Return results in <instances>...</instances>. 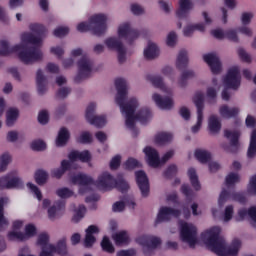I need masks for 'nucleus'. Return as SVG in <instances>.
<instances>
[{
	"instance_id": "1",
	"label": "nucleus",
	"mask_w": 256,
	"mask_h": 256,
	"mask_svg": "<svg viewBox=\"0 0 256 256\" xmlns=\"http://www.w3.org/2000/svg\"><path fill=\"white\" fill-rule=\"evenodd\" d=\"M31 32H26L21 36V44L9 47V42L0 41V55L6 56L15 51H19L18 58L25 65H31L36 61L43 60V52L39 47L43 45V40L47 37V28L43 24L33 23L29 25Z\"/></svg>"
},
{
	"instance_id": "2",
	"label": "nucleus",
	"mask_w": 256,
	"mask_h": 256,
	"mask_svg": "<svg viewBox=\"0 0 256 256\" xmlns=\"http://www.w3.org/2000/svg\"><path fill=\"white\" fill-rule=\"evenodd\" d=\"M115 87L117 91L115 103L120 107V111L126 119V127L133 131L135 130V121H139L142 124L147 123V121L151 119V110H149V108H141L137 111L139 107V101H137V98L132 97L127 100V95H129L127 80L123 78L116 79ZM135 111H137L136 114Z\"/></svg>"
},
{
	"instance_id": "3",
	"label": "nucleus",
	"mask_w": 256,
	"mask_h": 256,
	"mask_svg": "<svg viewBox=\"0 0 256 256\" xmlns=\"http://www.w3.org/2000/svg\"><path fill=\"white\" fill-rule=\"evenodd\" d=\"M201 241L206 245L209 251L215 253L218 256H237L241 249V240L235 238L232 240L231 245L227 247L225 238L221 236V228L213 227L201 234Z\"/></svg>"
},
{
	"instance_id": "4",
	"label": "nucleus",
	"mask_w": 256,
	"mask_h": 256,
	"mask_svg": "<svg viewBox=\"0 0 256 256\" xmlns=\"http://www.w3.org/2000/svg\"><path fill=\"white\" fill-rule=\"evenodd\" d=\"M139 30L134 29L131 23L124 22L118 27V37H108L104 40L109 51H116L118 55V63L123 65L127 61V47L123 44L122 39L128 43V45H133L134 41L139 39Z\"/></svg>"
},
{
	"instance_id": "5",
	"label": "nucleus",
	"mask_w": 256,
	"mask_h": 256,
	"mask_svg": "<svg viewBox=\"0 0 256 256\" xmlns=\"http://www.w3.org/2000/svg\"><path fill=\"white\" fill-rule=\"evenodd\" d=\"M77 31L80 33H87L92 31L96 37H103L107 33V15L96 14L90 18L89 23L81 22L77 26Z\"/></svg>"
},
{
	"instance_id": "6",
	"label": "nucleus",
	"mask_w": 256,
	"mask_h": 256,
	"mask_svg": "<svg viewBox=\"0 0 256 256\" xmlns=\"http://www.w3.org/2000/svg\"><path fill=\"white\" fill-rule=\"evenodd\" d=\"M78 73L74 78V83H81L85 81V79H89L91 77V73H93V67H95V62L87 56L83 55L77 62Z\"/></svg>"
},
{
	"instance_id": "7",
	"label": "nucleus",
	"mask_w": 256,
	"mask_h": 256,
	"mask_svg": "<svg viewBox=\"0 0 256 256\" xmlns=\"http://www.w3.org/2000/svg\"><path fill=\"white\" fill-rule=\"evenodd\" d=\"M135 241L142 246V251L147 256L153 255V251L161 244V238L151 235H141Z\"/></svg>"
},
{
	"instance_id": "8",
	"label": "nucleus",
	"mask_w": 256,
	"mask_h": 256,
	"mask_svg": "<svg viewBox=\"0 0 256 256\" xmlns=\"http://www.w3.org/2000/svg\"><path fill=\"white\" fill-rule=\"evenodd\" d=\"M224 137L229 140V143L220 144L221 149L226 153H238L239 152V139L241 138V132L239 130H224Z\"/></svg>"
},
{
	"instance_id": "9",
	"label": "nucleus",
	"mask_w": 256,
	"mask_h": 256,
	"mask_svg": "<svg viewBox=\"0 0 256 256\" xmlns=\"http://www.w3.org/2000/svg\"><path fill=\"white\" fill-rule=\"evenodd\" d=\"M192 101L197 109V123L192 126V133H199L203 125V111L205 110V94L203 92H196Z\"/></svg>"
},
{
	"instance_id": "10",
	"label": "nucleus",
	"mask_w": 256,
	"mask_h": 256,
	"mask_svg": "<svg viewBox=\"0 0 256 256\" xmlns=\"http://www.w3.org/2000/svg\"><path fill=\"white\" fill-rule=\"evenodd\" d=\"M180 239L183 243H188L189 247H195L197 245V227L192 223H182L180 227Z\"/></svg>"
},
{
	"instance_id": "11",
	"label": "nucleus",
	"mask_w": 256,
	"mask_h": 256,
	"mask_svg": "<svg viewBox=\"0 0 256 256\" xmlns=\"http://www.w3.org/2000/svg\"><path fill=\"white\" fill-rule=\"evenodd\" d=\"M222 83L224 87L237 91V89L241 87V74L239 72V67H231L224 76Z\"/></svg>"
},
{
	"instance_id": "12",
	"label": "nucleus",
	"mask_w": 256,
	"mask_h": 256,
	"mask_svg": "<svg viewBox=\"0 0 256 256\" xmlns=\"http://www.w3.org/2000/svg\"><path fill=\"white\" fill-rule=\"evenodd\" d=\"M54 253L60 256H67L69 255V250L67 249V238L63 237L60 239L56 246L53 244H49L48 250L40 252V256H53Z\"/></svg>"
},
{
	"instance_id": "13",
	"label": "nucleus",
	"mask_w": 256,
	"mask_h": 256,
	"mask_svg": "<svg viewBox=\"0 0 256 256\" xmlns=\"http://www.w3.org/2000/svg\"><path fill=\"white\" fill-rule=\"evenodd\" d=\"M96 107L95 103H90L86 108L85 117L90 125H94V127L101 129V127H105L107 121L105 120V116L95 115Z\"/></svg>"
},
{
	"instance_id": "14",
	"label": "nucleus",
	"mask_w": 256,
	"mask_h": 256,
	"mask_svg": "<svg viewBox=\"0 0 256 256\" xmlns=\"http://www.w3.org/2000/svg\"><path fill=\"white\" fill-rule=\"evenodd\" d=\"M203 61L208 64V67H210L211 73L213 75H221L223 71V63H221V58H219L217 53L212 52L204 54Z\"/></svg>"
},
{
	"instance_id": "15",
	"label": "nucleus",
	"mask_w": 256,
	"mask_h": 256,
	"mask_svg": "<svg viewBox=\"0 0 256 256\" xmlns=\"http://www.w3.org/2000/svg\"><path fill=\"white\" fill-rule=\"evenodd\" d=\"M95 185L100 191H111L115 189V178L111 173L104 172L98 177Z\"/></svg>"
},
{
	"instance_id": "16",
	"label": "nucleus",
	"mask_w": 256,
	"mask_h": 256,
	"mask_svg": "<svg viewBox=\"0 0 256 256\" xmlns=\"http://www.w3.org/2000/svg\"><path fill=\"white\" fill-rule=\"evenodd\" d=\"M136 183L141 192L142 197H149L150 193V185H149V177H147V173L143 170H139L135 172Z\"/></svg>"
},
{
	"instance_id": "17",
	"label": "nucleus",
	"mask_w": 256,
	"mask_h": 256,
	"mask_svg": "<svg viewBox=\"0 0 256 256\" xmlns=\"http://www.w3.org/2000/svg\"><path fill=\"white\" fill-rule=\"evenodd\" d=\"M171 217H181V210L163 206L157 214L155 223L159 224L165 221H171Z\"/></svg>"
},
{
	"instance_id": "18",
	"label": "nucleus",
	"mask_w": 256,
	"mask_h": 256,
	"mask_svg": "<svg viewBox=\"0 0 256 256\" xmlns=\"http://www.w3.org/2000/svg\"><path fill=\"white\" fill-rule=\"evenodd\" d=\"M5 203H9V198L0 197V231H3V227H9V221L5 218L4 206ZM7 249V244H5V239L0 236V253Z\"/></svg>"
},
{
	"instance_id": "19",
	"label": "nucleus",
	"mask_w": 256,
	"mask_h": 256,
	"mask_svg": "<svg viewBox=\"0 0 256 256\" xmlns=\"http://www.w3.org/2000/svg\"><path fill=\"white\" fill-rule=\"evenodd\" d=\"M63 211H65V201H55L53 205L48 208V219H50V221H56V219H61V217H63Z\"/></svg>"
},
{
	"instance_id": "20",
	"label": "nucleus",
	"mask_w": 256,
	"mask_h": 256,
	"mask_svg": "<svg viewBox=\"0 0 256 256\" xmlns=\"http://www.w3.org/2000/svg\"><path fill=\"white\" fill-rule=\"evenodd\" d=\"M143 153L146 155V162L150 167H154L155 169L161 165V158L159 157L157 149L151 146H146L143 149Z\"/></svg>"
},
{
	"instance_id": "21",
	"label": "nucleus",
	"mask_w": 256,
	"mask_h": 256,
	"mask_svg": "<svg viewBox=\"0 0 256 256\" xmlns=\"http://www.w3.org/2000/svg\"><path fill=\"white\" fill-rule=\"evenodd\" d=\"M73 169V163L69 160H62L60 167L54 168L50 171V175L53 179H61L67 171Z\"/></svg>"
},
{
	"instance_id": "22",
	"label": "nucleus",
	"mask_w": 256,
	"mask_h": 256,
	"mask_svg": "<svg viewBox=\"0 0 256 256\" xmlns=\"http://www.w3.org/2000/svg\"><path fill=\"white\" fill-rule=\"evenodd\" d=\"M71 139V132L69 128L63 126L59 129L57 137L55 139L56 147H67V143H69Z\"/></svg>"
},
{
	"instance_id": "23",
	"label": "nucleus",
	"mask_w": 256,
	"mask_h": 256,
	"mask_svg": "<svg viewBox=\"0 0 256 256\" xmlns=\"http://www.w3.org/2000/svg\"><path fill=\"white\" fill-rule=\"evenodd\" d=\"M47 85H49L47 76L44 75L43 70L38 69L36 72V87L39 95L47 93Z\"/></svg>"
},
{
	"instance_id": "24",
	"label": "nucleus",
	"mask_w": 256,
	"mask_h": 256,
	"mask_svg": "<svg viewBox=\"0 0 256 256\" xmlns=\"http://www.w3.org/2000/svg\"><path fill=\"white\" fill-rule=\"evenodd\" d=\"M70 179H71V183H73V185H80L81 187L95 185V180L93 179V177H91L87 174H83V173L73 175V176H71Z\"/></svg>"
},
{
	"instance_id": "25",
	"label": "nucleus",
	"mask_w": 256,
	"mask_h": 256,
	"mask_svg": "<svg viewBox=\"0 0 256 256\" xmlns=\"http://www.w3.org/2000/svg\"><path fill=\"white\" fill-rule=\"evenodd\" d=\"M152 99L159 109H173V99L169 96L162 97L160 94L155 93L153 94Z\"/></svg>"
},
{
	"instance_id": "26",
	"label": "nucleus",
	"mask_w": 256,
	"mask_h": 256,
	"mask_svg": "<svg viewBox=\"0 0 256 256\" xmlns=\"http://www.w3.org/2000/svg\"><path fill=\"white\" fill-rule=\"evenodd\" d=\"M221 118L217 115H211L208 119V131L210 135H219L221 133Z\"/></svg>"
},
{
	"instance_id": "27",
	"label": "nucleus",
	"mask_w": 256,
	"mask_h": 256,
	"mask_svg": "<svg viewBox=\"0 0 256 256\" xmlns=\"http://www.w3.org/2000/svg\"><path fill=\"white\" fill-rule=\"evenodd\" d=\"M160 55L159 46L154 42L149 41L146 49L144 50V57L147 61H153Z\"/></svg>"
},
{
	"instance_id": "28",
	"label": "nucleus",
	"mask_w": 256,
	"mask_h": 256,
	"mask_svg": "<svg viewBox=\"0 0 256 256\" xmlns=\"http://www.w3.org/2000/svg\"><path fill=\"white\" fill-rule=\"evenodd\" d=\"M239 108L229 107L228 105H222L219 108V113L223 119H233L239 115Z\"/></svg>"
},
{
	"instance_id": "29",
	"label": "nucleus",
	"mask_w": 256,
	"mask_h": 256,
	"mask_svg": "<svg viewBox=\"0 0 256 256\" xmlns=\"http://www.w3.org/2000/svg\"><path fill=\"white\" fill-rule=\"evenodd\" d=\"M194 157L201 163L202 165H207L209 161L212 159V154L208 150L205 149H196L194 152Z\"/></svg>"
},
{
	"instance_id": "30",
	"label": "nucleus",
	"mask_w": 256,
	"mask_h": 256,
	"mask_svg": "<svg viewBox=\"0 0 256 256\" xmlns=\"http://www.w3.org/2000/svg\"><path fill=\"white\" fill-rule=\"evenodd\" d=\"M189 66V56L187 54V50H180L177 60H176V68L179 71H183L186 67Z\"/></svg>"
},
{
	"instance_id": "31",
	"label": "nucleus",
	"mask_w": 256,
	"mask_h": 256,
	"mask_svg": "<svg viewBox=\"0 0 256 256\" xmlns=\"http://www.w3.org/2000/svg\"><path fill=\"white\" fill-rule=\"evenodd\" d=\"M147 81H150L156 89H161V91H165L166 93L170 92L167 90V86H165V83L163 82V77L160 75H148Z\"/></svg>"
},
{
	"instance_id": "32",
	"label": "nucleus",
	"mask_w": 256,
	"mask_h": 256,
	"mask_svg": "<svg viewBox=\"0 0 256 256\" xmlns=\"http://www.w3.org/2000/svg\"><path fill=\"white\" fill-rule=\"evenodd\" d=\"M34 179L37 185L43 187V185H46L47 181H49V172L44 169H38L34 173Z\"/></svg>"
},
{
	"instance_id": "33",
	"label": "nucleus",
	"mask_w": 256,
	"mask_h": 256,
	"mask_svg": "<svg viewBox=\"0 0 256 256\" xmlns=\"http://www.w3.org/2000/svg\"><path fill=\"white\" fill-rule=\"evenodd\" d=\"M195 77H197V75L194 70H184L178 80L179 87L185 89V87H187V81H189V79H195Z\"/></svg>"
},
{
	"instance_id": "34",
	"label": "nucleus",
	"mask_w": 256,
	"mask_h": 256,
	"mask_svg": "<svg viewBox=\"0 0 256 256\" xmlns=\"http://www.w3.org/2000/svg\"><path fill=\"white\" fill-rule=\"evenodd\" d=\"M17 119H19V109L10 108L6 112V126L13 127V125H15V123H17Z\"/></svg>"
},
{
	"instance_id": "35",
	"label": "nucleus",
	"mask_w": 256,
	"mask_h": 256,
	"mask_svg": "<svg viewBox=\"0 0 256 256\" xmlns=\"http://www.w3.org/2000/svg\"><path fill=\"white\" fill-rule=\"evenodd\" d=\"M188 177L193 189L195 191H201V182L199 181V176L197 175V170H195V168H190L188 170Z\"/></svg>"
},
{
	"instance_id": "36",
	"label": "nucleus",
	"mask_w": 256,
	"mask_h": 256,
	"mask_svg": "<svg viewBox=\"0 0 256 256\" xmlns=\"http://www.w3.org/2000/svg\"><path fill=\"white\" fill-rule=\"evenodd\" d=\"M129 183L123 178V174H118L117 179H114V189H118L121 193L129 191Z\"/></svg>"
},
{
	"instance_id": "37",
	"label": "nucleus",
	"mask_w": 256,
	"mask_h": 256,
	"mask_svg": "<svg viewBox=\"0 0 256 256\" xmlns=\"http://www.w3.org/2000/svg\"><path fill=\"white\" fill-rule=\"evenodd\" d=\"M112 239L117 247L129 243V236H127V231L123 230L112 235Z\"/></svg>"
},
{
	"instance_id": "38",
	"label": "nucleus",
	"mask_w": 256,
	"mask_h": 256,
	"mask_svg": "<svg viewBox=\"0 0 256 256\" xmlns=\"http://www.w3.org/2000/svg\"><path fill=\"white\" fill-rule=\"evenodd\" d=\"M173 141V134L167 132L158 133L155 136L156 145H167V143H171Z\"/></svg>"
},
{
	"instance_id": "39",
	"label": "nucleus",
	"mask_w": 256,
	"mask_h": 256,
	"mask_svg": "<svg viewBox=\"0 0 256 256\" xmlns=\"http://www.w3.org/2000/svg\"><path fill=\"white\" fill-rule=\"evenodd\" d=\"M8 185L7 189H22L23 181L21 178L17 176H13L12 174H7Z\"/></svg>"
},
{
	"instance_id": "40",
	"label": "nucleus",
	"mask_w": 256,
	"mask_h": 256,
	"mask_svg": "<svg viewBox=\"0 0 256 256\" xmlns=\"http://www.w3.org/2000/svg\"><path fill=\"white\" fill-rule=\"evenodd\" d=\"M49 239V234L45 232L38 235L36 244L41 247V253H43V251H49Z\"/></svg>"
},
{
	"instance_id": "41",
	"label": "nucleus",
	"mask_w": 256,
	"mask_h": 256,
	"mask_svg": "<svg viewBox=\"0 0 256 256\" xmlns=\"http://www.w3.org/2000/svg\"><path fill=\"white\" fill-rule=\"evenodd\" d=\"M100 247L102 251H104V253H110L111 255L115 253V246H113V243L107 236H104L102 238V241L100 242Z\"/></svg>"
},
{
	"instance_id": "42",
	"label": "nucleus",
	"mask_w": 256,
	"mask_h": 256,
	"mask_svg": "<svg viewBox=\"0 0 256 256\" xmlns=\"http://www.w3.org/2000/svg\"><path fill=\"white\" fill-rule=\"evenodd\" d=\"M123 167L126 171H133L134 169H141V167H143V164H141L139 160L130 157L125 161Z\"/></svg>"
},
{
	"instance_id": "43",
	"label": "nucleus",
	"mask_w": 256,
	"mask_h": 256,
	"mask_svg": "<svg viewBox=\"0 0 256 256\" xmlns=\"http://www.w3.org/2000/svg\"><path fill=\"white\" fill-rule=\"evenodd\" d=\"M256 154V129H254L250 136V144L247 151V157L253 159Z\"/></svg>"
},
{
	"instance_id": "44",
	"label": "nucleus",
	"mask_w": 256,
	"mask_h": 256,
	"mask_svg": "<svg viewBox=\"0 0 256 256\" xmlns=\"http://www.w3.org/2000/svg\"><path fill=\"white\" fill-rule=\"evenodd\" d=\"M85 213H87V208L85 205L81 204L78 206V209L75 210V213L72 217L73 223H79L83 217H85Z\"/></svg>"
},
{
	"instance_id": "45",
	"label": "nucleus",
	"mask_w": 256,
	"mask_h": 256,
	"mask_svg": "<svg viewBox=\"0 0 256 256\" xmlns=\"http://www.w3.org/2000/svg\"><path fill=\"white\" fill-rule=\"evenodd\" d=\"M71 91H73V89H71V87H60L55 94L56 99H60V100H64L67 99V97H69V95H71Z\"/></svg>"
},
{
	"instance_id": "46",
	"label": "nucleus",
	"mask_w": 256,
	"mask_h": 256,
	"mask_svg": "<svg viewBox=\"0 0 256 256\" xmlns=\"http://www.w3.org/2000/svg\"><path fill=\"white\" fill-rule=\"evenodd\" d=\"M206 97L208 99V103L211 105H215L217 103V90L213 86H209L206 89Z\"/></svg>"
},
{
	"instance_id": "47",
	"label": "nucleus",
	"mask_w": 256,
	"mask_h": 256,
	"mask_svg": "<svg viewBox=\"0 0 256 256\" xmlns=\"http://www.w3.org/2000/svg\"><path fill=\"white\" fill-rule=\"evenodd\" d=\"M7 238L9 241H19V242L26 241L25 233L17 232L15 230L10 231L7 235Z\"/></svg>"
},
{
	"instance_id": "48",
	"label": "nucleus",
	"mask_w": 256,
	"mask_h": 256,
	"mask_svg": "<svg viewBox=\"0 0 256 256\" xmlns=\"http://www.w3.org/2000/svg\"><path fill=\"white\" fill-rule=\"evenodd\" d=\"M241 181V177L239 174L231 172L225 178V183L227 187H231V185H235V183H239Z\"/></svg>"
},
{
	"instance_id": "49",
	"label": "nucleus",
	"mask_w": 256,
	"mask_h": 256,
	"mask_svg": "<svg viewBox=\"0 0 256 256\" xmlns=\"http://www.w3.org/2000/svg\"><path fill=\"white\" fill-rule=\"evenodd\" d=\"M231 195L232 193L227 191V189L223 188L219 198H218V205L219 207H223V205H225V203H227L229 201V199H231Z\"/></svg>"
},
{
	"instance_id": "50",
	"label": "nucleus",
	"mask_w": 256,
	"mask_h": 256,
	"mask_svg": "<svg viewBox=\"0 0 256 256\" xmlns=\"http://www.w3.org/2000/svg\"><path fill=\"white\" fill-rule=\"evenodd\" d=\"M30 148L32 149V151L41 152L47 149V144L43 140H34L32 141Z\"/></svg>"
},
{
	"instance_id": "51",
	"label": "nucleus",
	"mask_w": 256,
	"mask_h": 256,
	"mask_svg": "<svg viewBox=\"0 0 256 256\" xmlns=\"http://www.w3.org/2000/svg\"><path fill=\"white\" fill-rule=\"evenodd\" d=\"M53 35H54V37H57L58 39L66 37V35H69V27L59 26L56 29H54Z\"/></svg>"
},
{
	"instance_id": "52",
	"label": "nucleus",
	"mask_w": 256,
	"mask_h": 256,
	"mask_svg": "<svg viewBox=\"0 0 256 256\" xmlns=\"http://www.w3.org/2000/svg\"><path fill=\"white\" fill-rule=\"evenodd\" d=\"M77 143H81L82 145L93 143V136H91L90 132L84 131L77 139Z\"/></svg>"
},
{
	"instance_id": "53",
	"label": "nucleus",
	"mask_w": 256,
	"mask_h": 256,
	"mask_svg": "<svg viewBox=\"0 0 256 256\" xmlns=\"http://www.w3.org/2000/svg\"><path fill=\"white\" fill-rule=\"evenodd\" d=\"M9 163H11V155L9 153L2 154L0 158V173H3L7 169Z\"/></svg>"
},
{
	"instance_id": "54",
	"label": "nucleus",
	"mask_w": 256,
	"mask_h": 256,
	"mask_svg": "<svg viewBox=\"0 0 256 256\" xmlns=\"http://www.w3.org/2000/svg\"><path fill=\"white\" fill-rule=\"evenodd\" d=\"M231 199L232 201H237V203H241L242 205L247 203V196H245V192H232Z\"/></svg>"
},
{
	"instance_id": "55",
	"label": "nucleus",
	"mask_w": 256,
	"mask_h": 256,
	"mask_svg": "<svg viewBox=\"0 0 256 256\" xmlns=\"http://www.w3.org/2000/svg\"><path fill=\"white\" fill-rule=\"evenodd\" d=\"M24 235L26 241L31 239V237H35V235H37V227H35L33 224L26 225Z\"/></svg>"
},
{
	"instance_id": "56",
	"label": "nucleus",
	"mask_w": 256,
	"mask_h": 256,
	"mask_svg": "<svg viewBox=\"0 0 256 256\" xmlns=\"http://www.w3.org/2000/svg\"><path fill=\"white\" fill-rule=\"evenodd\" d=\"M73 191L67 187L60 188L56 191V195L61 199H69V197H73Z\"/></svg>"
},
{
	"instance_id": "57",
	"label": "nucleus",
	"mask_w": 256,
	"mask_h": 256,
	"mask_svg": "<svg viewBox=\"0 0 256 256\" xmlns=\"http://www.w3.org/2000/svg\"><path fill=\"white\" fill-rule=\"evenodd\" d=\"M130 11L137 17H139L141 15H145V8H143V6H141L140 4H137V3H132L130 5Z\"/></svg>"
},
{
	"instance_id": "58",
	"label": "nucleus",
	"mask_w": 256,
	"mask_h": 256,
	"mask_svg": "<svg viewBox=\"0 0 256 256\" xmlns=\"http://www.w3.org/2000/svg\"><path fill=\"white\" fill-rule=\"evenodd\" d=\"M175 175H177V165L171 164L164 171V177L166 179H173V177H175Z\"/></svg>"
},
{
	"instance_id": "59",
	"label": "nucleus",
	"mask_w": 256,
	"mask_h": 256,
	"mask_svg": "<svg viewBox=\"0 0 256 256\" xmlns=\"http://www.w3.org/2000/svg\"><path fill=\"white\" fill-rule=\"evenodd\" d=\"M95 243H97V238L94 235L85 234L84 247L86 249H91V247H93V245H95Z\"/></svg>"
},
{
	"instance_id": "60",
	"label": "nucleus",
	"mask_w": 256,
	"mask_h": 256,
	"mask_svg": "<svg viewBox=\"0 0 256 256\" xmlns=\"http://www.w3.org/2000/svg\"><path fill=\"white\" fill-rule=\"evenodd\" d=\"M109 167L111 171H117L121 167V155L117 154L110 160Z\"/></svg>"
},
{
	"instance_id": "61",
	"label": "nucleus",
	"mask_w": 256,
	"mask_h": 256,
	"mask_svg": "<svg viewBox=\"0 0 256 256\" xmlns=\"http://www.w3.org/2000/svg\"><path fill=\"white\" fill-rule=\"evenodd\" d=\"M181 193H183L186 199L188 200H192L193 195H195V193L193 192V189H191V186H189V184H183L181 186Z\"/></svg>"
},
{
	"instance_id": "62",
	"label": "nucleus",
	"mask_w": 256,
	"mask_h": 256,
	"mask_svg": "<svg viewBox=\"0 0 256 256\" xmlns=\"http://www.w3.org/2000/svg\"><path fill=\"white\" fill-rule=\"evenodd\" d=\"M38 123H40V125H47V123H49V111L41 110L39 112Z\"/></svg>"
},
{
	"instance_id": "63",
	"label": "nucleus",
	"mask_w": 256,
	"mask_h": 256,
	"mask_svg": "<svg viewBox=\"0 0 256 256\" xmlns=\"http://www.w3.org/2000/svg\"><path fill=\"white\" fill-rule=\"evenodd\" d=\"M247 193H249V195L256 196V174L250 178V181L247 187Z\"/></svg>"
},
{
	"instance_id": "64",
	"label": "nucleus",
	"mask_w": 256,
	"mask_h": 256,
	"mask_svg": "<svg viewBox=\"0 0 256 256\" xmlns=\"http://www.w3.org/2000/svg\"><path fill=\"white\" fill-rule=\"evenodd\" d=\"M248 216L250 217V224L256 229V207L252 206L248 209Z\"/></svg>"
}]
</instances>
